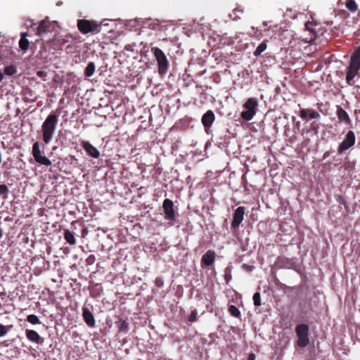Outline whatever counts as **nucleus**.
Here are the masks:
<instances>
[{"instance_id":"obj_1","label":"nucleus","mask_w":360,"mask_h":360,"mask_svg":"<svg viewBox=\"0 0 360 360\" xmlns=\"http://www.w3.org/2000/svg\"><path fill=\"white\" fill-rule=\"evenodd\" d=\"M360 70V46H358L351 56L350 61L347 68L346 82L348 85L354 84V79Z\"/></svg>"},{"instance_id":"obj_2","label":"nucleus","mask_w":360,"mask_h":360,"mask_svg":"<svg viewBox=\"0 0 360 360\" xmlns=\"http://www.w3.org/2000/svg\"><path fill=\"white\" fill-rule=\"evenodd\" d=\"M58 121V118L56 115L50 114L43 122L41 126V131L43 141L45 143H49L53 139L56 129Z\"/></svg>"},{"instance_id":"obj_3","label":"nucleus","mask_w":360,"mask_h":360,"mask_svg":"<svg viewBox=\"0 0 360 360\" xmlns=\"http://www.w3.org/2000/svg\"><path fill=\"white\" fill-rule=\"evenodd\" d=\"M151 51L158 63V73L160 75H166L169 70V63L165 53L158 47H152Z\"/></svg>"},{"instance_id":"obj_4","label":"nucleus","mask_w":360,"mask_h":360,"mask_svg":"<svg viewBox=\"0 0 360 360\" xmlns=\"http://www.w3.org/2000/svg\"><path fill=\"white\" fill-rule=\"evenodd\" d=\"M258 101L255 98H249L243 105L245 109L241 114V117L245 121L251 120L257 113Z\"/></svg>"},{"instance_id":"obj_5","label":"nucleus","mask_w":360,"mask_h":360,"mask_svg":"<svg viewBox=\"0 0 360 360\" xmlns=\"http://www.w3.org/2000/svg\"><path fill=\"white\" fill-rule=\"evenodd\" d=\"M297 337V345L300 347H305L309 344V326L307 324H298L295 328Z\"/></svg>"},{"instance_id":"obj_6","label":"nucleus","mask_w":360,"mask_h":360,"mask_svg":"<svg viewBox=\"0 0 360 360\" xmlns=\"http://www.w3.org/2000/svg\"><path fill=\"white\" fill-rule=\"evenodd\" d=\"M162 208L165 213V219L170 221V225H174L176 213L174 209V202L172 200L166 198L162 203Z\"/></svg>"},{"instance_id":"obj_7","label":"nucleus","mask_w":360,"mask_h":360,"mask_svg":"<svg viewBox=\"0 0 360 360\" xmlns=\"http://www.w3.org/2000/svg\"><path fill=\"white\" fill-rule=\"evenodd\" d=\"M32 154L37 163L45 166H50L51 165V161L43 155V153L40 149L39 142L36 141L33 143Z\"/></svg>"},{"instance_id":"obj_8","label":"nucleus","mask_w":360,"mask_h":360,"mask_svg":"<svg viewBox=\"0 0 360 360\" xmlns=\"http://www.w3.org/2000/svg\"><path fill=\"white\" fill-rule=\"evenodd\" d=\"M356 143V137L354 132L352 130H349L343 141L340 143L338 148V153L339 154H342L345 152L347 150L349 149L352 146H354Z\"/></svg>"},{"instance_id":"obj_9","label":"nucleus","mask_w":360,"mask_h":360,"mask_svg":"<svg viewBox=\"0 0 360 360\" xmlns=\"http://www.w3.org/2000/svg\"><path fill=\"white\" fill-rule=\"evenodd\" d=\"M245 208L240 206L235 210L233 213V219L231 222V227L234 229H238L240 224L243 220Z\"/></svg>"},{"instance_id":"obj_10","label":"nucleus","mask_w":360,"mask_h":360,"mask_svg":"<svg viewBox=\"0 0 360 360\" xmlns=\"http://www.w3.org/2000/svg\"><path fill=\"white\" fill-rule=\"evenodd\" d=\"M215 120V115L212 110H207L201 118V122L206 132H208Z\"/></svg>"},{"instance_id":"obj_11","label":"nucleus","mask_w":360,"mask_h":360,"mask_svg":"<svg viewBox=\"0 0 360 360\" xmlns=\"http://www.w3.org/2000/svg\"><path fill=\"white\" fill-rule=\"evenodd\" d=\"M336 115L340 123H343L346 125L351 124L352 121L348 113L339 105L337 106Z\"/></svg>"},{"instance_id":"obj_12","label":"nucleus","mask_w":360,"mask_h":360,"mask_svg":"<svg viewBox=\"0 0 360 360\" xmlns=\"http://www.w3.org/2000/svg\"><path fill=\"white\" fill-rule=\"evenodd\" d=\"M216 253L214 250H207L201 258L202 265L205 266H210L214 262Z\"/></svg>"},{"instance_id":"obj_13","label":"nucleus","mask_w":360,"mask_h":360,"mask_svg":"<svg viewBox=\"0 0 360 360\" xmlns=\"http://www.w3.org/2000/svg\"><path fill=\"white\" fill-rule=\"evenodd\" d=\"M276 264L280 268L292 269L295 265V262L293 259H289L285 257H278Z\"/></svg>"},{"instance_id":"obj_14","label":"nucleus","mask_w":360,"mask_h":360,"mask_svg":"<svg viewBox=\"0 0 360 360\" xmlns=\"http://www.w3.org/2000/svg\"><path fill=\"white\" fill-rule=\"evenodd\" d=\"M26 337L27 338L34 343L37 344H41L42 343V340L40 337V335L38 334L37 332L33 330H25Z\"/></svg>"},{"instance_id":"obj_15","label":"nucleus","mask_w":360,"mask_h":360,"mask_svg":"<svg viewBox=\"0 0 360 360\" xmlns=\"http://www.w3.org/2000/svg\"><path fill=\"white\" fill-rule=\"evenodd\" d=\"M77 27L79 31L84 34L90 32V21L87 20H79Z\"/></svg>"},{"instance_id":"obj_16","label":"nucleus","mask_w":360,"mask_h":360,"mask_svg":"<svg viewBox=\"0 0 360 360\" xmlns=\"http://www.w3.org/2000/svg\"><path fill=\"white\" fill-rule=\"evenodd\" d=\"M105 20H103L98 23L96 20H91V34L98 33L101 32L103 26H108V23H105Z\"/></svg>"},{"instance_id":"obj_17","label":"nucleus","mask_w":360,"mask_h":360,"mask_svg":"<svg viewBox=\"0 0 360 360\" xmlns=\"http://www.w3.org/2000/svg\"><path fill=\"white\" fill-rule=\"evenodd\" d=\"M64 238L65 240L70 245H74L76 242L74 233L68 229L65 230L64 231Z\"/></svg>"},{"instance_id":"obj_18","label":"nucleus","mask_w":360,"mask_h":360,"mask_svg":"<svg viewBox=\"0 0 360 360\" xmlns=\"http://www.w3.org/2000/svg\"><path fill=\"white\" fill-rule=\"evenodd\" d=\"M49 25L45 20H42L40 22L39 25L37 27V34L39 36L42 35L48 30Z\"/></svg>"},{"instance_id":"obj_19","label":"nucleus","mask_w":360,"mask_h":360,"mask_svg":"<svg viewBox=\"0 0 360 360\" xmlns=\"http://www.w3.org/2000/svg\"><path fill=\"white\" fill-rule=\"evenodd\" d=\"M266 41L267 40H265L264 41H262L257 47V49L254 51L253 52V55L255 56V57H258L259 56L261 55V53L264 51L267 47V45H266Z\"/></svg>"},{"instance_id":"obj_20","label":"nucleus","mask_w":360,"mask_h":360,"mask_svg":"<svg viewBox=\"0 0 360 360\" xmlns=\"http://www.w3.org/2000/svg\"><path fill=\"white\" fill-rule=\"evenodd\" d=\"M117 326L119 328V330L120 332H125L127 333L129 330V323L124 319H120L117 322Z\"/></svg>"},{"instance_id":"obj_21","label":"nucleus","mask_w":360,"mask_h":360,"mask_svg":"<svg viewBox=\"0 0 360 360\" xmlns=\"http://www.w3.org/2000/svg\"><path fill=\"white\" fill-rule=\"evenodd\" d=\"M345 6L351 12H355L358 9L357 4L354 0H347Z\"/></svg>"},{"instance_id":"obj_22","label":"nucleus","mask_w":360,"mask_h":360,"mask_svg":"<svg viewBox=\"0 0 360 360\" xmlns=\"http://www.w3.org/2000/svg\"><path fill=\"white\" fill-rule=\"evenodd\" d=\"M228 310L231 316L238 319L240 318V311L235 305H230Z\"/></svg>"},{"instance_id":"obj_23","label":"nucleus","mask_w":360,"mask_h":360,"mask_svg":"<svg viewBox=\"0 0 360 360\" xmlns=\"http://www.w3.org/2000/svg\"><path fill=\"white\" fill-rule=\"evenodd\" d=\"M148 25L150 29H153L154 30H161V25L159 22L158 20H149L148 22Z\"/></svg>"},{"instance_id":"obj_24","label":"nucleus","mask_w":360,"mask_h":360,"mask_svg":"<svg viewBox=\"0 0 360 360\" xmlns=\"http://www.w3.org/2000/svg\"><path fill=\"white\" fill-rule=\"evenodd\" d=\"M17 72V69L14 65L6 66L4 69V74L8 76H13Z\"/></svg>"},{"instance_id":"obj_25","label":"nucleus","mask_w":360,"mask_h":360,"mask_svg":"<svg viewBox=\"0 0 360 360\" xmlns=\"http://www.w3.org/2000/svg\"><path fill=\"white\" fill-rule=\"evenodd\" d=\"M13 326H11V325L5 326V325H3V324H0V338L6 336L8 334L9 330Z\"/></svg>"},{"instance_id":"obj_26","label":"nucleus","mask_w":360,"mask_h":360,"mask_svg":"<svg viewBox=\"0 0 360 360\" xmlns=\"http://www.w3.org/2000/svg\"><path fill=\"white\" fill-rule=\"evenodd\" d=\"M83 316L86 324L90 326V311L86 307L83 308Z\"/></svg>"},{"instance_id":"obj_27","label":"nucleus","mask_w":360,"mask_h":360,"mask_svg":"<svg viewBox=\"0 0 360 360\" xmlns=\"http://www.w3.org/2000/svg\"><path fill=\"white\" fill-rule=\"evenodd\" d=\"M27 321L32 324H39L41 323L39 318L34 314L28 315L27 317Z\"/></svg>"},{"instance_id":"obj_28","label":"nucleus","mask_w":360,"mask_h":360,"mask_svg":"<svg viewBox=\"0 0 360 360\" xmlns=\"http://www.w3.org/2000/svg\"><path fill=\"white\" fill-rule=\"evenodd\" d=\"M29 44L30 42L27 39H20L19 41V46L23 51H26L28 49Z\"/></svg>"},{"instance_id":"obj_29","label":"nucleus","mask_w":360,"mask_h":360,"mask_svg":"<svg viewBox=\"0 0 360 360\" xmlns=\"http://www.w3.org/2000/svg\"><path fill=\"white\" fill-rule=\"evenodd\" d=\"M253 302H254V304L257 307H259L261 306L262 303H261V295H260V293L259 292H257L254 294L253 295Z\"/></svg>"},{"instance_id":"obj_30","label":"nucleus","mask_w":360,"mask_h":360,"mask_svg":"<svg viewBox=\"0 0 360 360\" xmlns=\"http://www.w3.org/2000/svg\"><path fill=\"white\" fill-rule=\"evenodd\" d=\"M243 13V10L240 8H236L233 11V14L231 15V16H233V20H236L238 19H240V17L238 15V13L242 14Z\"/></svg>"},{"instance_id":"obj_31","label":"nucleus","mask_w":360,"mask_h":360,"mask_svg":"<svg viewBox=\"0 0 360 360\" xmlns=\"http://www.w3.org/2000/svg\"><path fill=\"white\" fill-rule=\"evenodd\" d=\"M197 315H198V313H197V311L196 309H194L191 311V313L190 314V315L188 316V321L189 322H194L197 320Z\"/></svg>"},{"instance_id":"obj_32","label":"nucleus","mask_w":360,"mask_h":360,"mask_svg":"<svg viewBox=\"0 0 360 360\" xmlns=\"http://www.w3.org/2000/svg\"><path fill=\"white\" fill-rule=\"evenodd\" d=\"M309 117L310 119H317L320 117V114L316 110H309Z\"/></svg>"},{"instance_id":"obj_33","label":"nucleus","mask_w":360,"mask_h":360,"mask_svg":"<svg viewBox=\"0 0 360 360\" xmlns=\"http://www.w3.org/2000/svg\"><path fill=\"white\" fill-rule=\"evenodd\" d=\"M155 284L158 288H162L164 285V280L162 277H157L155 280Z\"/></svg>"},{"instance_id":"obj_34","label":"nucleus","mask_w":360,"mask_h":360,"mask_svg":"<svg viewBox=\"0 0 360 360\" xmlns=\"http://www.w3.org/2000/svg\"><path fill=\"white\" fill-rule=\"evenodd\" d=\"M309 115V109H301L300 116L302 120H305Z\"/></svg>"},{"instance_id":"obj_35","label":"nucleus","mask_w":360,"mask_h":360,"mask_svg":"<svg viewBox=\"0 0 360 360\" xmlns=\"http://www.w3.org/2000/svg\"><path fill=\"white\" fill-rule=\"evenodd\" d=\"M212 80L214 83L219 84L221 82V76L219 72H214L212 75Z\"/></svg>"},{"instance_id":"obj_36","label":"nucleus","mask_w":360,"mask_h":360,"mask_svg":"<svg viewBox=\"0 0 360 360\" xmlns=\"http://www.w3.org/2000/svg\"><path fill=\"white\" fill-rule=\"evenodd\" d=\"M99 155H100L99 152L96 150V148H94L91 145V158H98Z\"/></svg>"},{"instance_id":"obj_37","label":"nucleus","mask_w":360,"mask_h":360,"mask_svg":"<svg viewBox=\"0 0 360 360\" xmlns=\"http://www.w3.org/2000/svg\"><path fill=\"white\" fill-rule=\"evenodd\" d=\"M344 167L346 170H348L349 172H350L354 169V165L352 163L348 162L344 164Z\"/></svg>"},{"instance_id":"obj_38","label":"nucleus","mask_w":360,"mask_h":360,"mask_svg":"<svg viewBox=\"0 0 360 360\" xmlns=\"http://www.w3.org/2000/svg\"><path fill=\"white\" fill-rule=\"evenodd\" d=\"M82 144L85 150L90 155V143L87 141H82Z\"/></svg>"},{"instance_id":"obj_39","label":"nucleus","mask_w":360,"mask_h":360,"mask_svg":"<svg viewBox=\"0 0 360 360\" xmlns=\"http://www.w3.org/2000/svg\"><path fill=\"white\" fill-rule=\"evenodd\" d=\"M8 189L6 185L1 184L0 185V195L6 194L8 192Z\"/></svg>"},{"instance_id":"obj_40","label":"nucleus","mask_w":360,"mask_h":360,"mask_svg":"<svg viewBox=\"0 0 360 360\" xmlns=\"http://www.w3.org/2000/svg\"><path fill=\"white\" fill-rule=\"evenodd\" d=\"M224 279L226 281V283H229V281H231V275L230 273H227L226 272L225 275H224Z\"/></svg>"},{"instance_id":"obj_41","label":"nucleus","mask_w":360,"mask_h":360,"mask_svg":"<svg viewBox=\"0 0 360 360\" xmlns=\"http://www.w3.org/2000/svg\"><path fill=\"white\" fill-rule=\"evenodd\" d=\"M85 74L87 77H90V63L87 64L85 68Z\"/></svg>"},{"instance_id":"obj_42","label":"nucleus","mask_w":360,"mask_h":360,"mask_svg":"<svg viewBox=\"0 0 360 360\" xmlns=\"http://www.w3.org/2000/svg\"><path fill=\"white\" fill-rule=\"evenodd\" d=\"M256 356L253 353H250L248 356V360H255Z\"/></svg>"},{"instance_id":"obj_43","label":"nucleus","mask_w":360,"mask_h":360,"mask_svg":"<svg viewBox=\"0 0 360 360\" xmlns=\"http://www.w3.org/2000/svg\"><path fill=\"white\" fill-rule=\"evenodd\" d=\"M37 76H39V77H44V76H45V75H46V72H44V71H38V72H37Z\"/></svg>"},{"instance_id":"obj_44","label":"nucleus","mask_w":360,"mask_h":360,"mask_svg":"<svg viewBox=\"0 0 360 360\" xmlns=\"http://www.w3.org/2000/svg\"><path fill=\"white\" fill-rule=\"evenodd\" d=\"M28 35L27 32H22L21 33V39H25V37Z\"/></svg>"},{"instance_id":"obj_45","label":"nucleus","mask_w":360,"mask_h":360,"mask_svg":"<svg viewBox=\"0 0 360 360\" xmlns=\"http://www.w3.org/2000/svg\"><path fill=\"white\" fill-rule=\"evenodd\" d=\"M329 155H330V152L329 151L325 152L324 154H323V159H326V158H328L329 156Z\"/></svg>"},{"instance_id":"obj_46","label":"nucleus","mask_w":360,"mask_h":360,"mask_svg":"<svg viewBox=\"0 0 360 360\" xmlns=\"http://www.w3.org/2000/svg\"><path fill=\"white\" fill-rule=\"evenodd\" d=\"M91 75H93V73L94 72V69H95V66L93 63H91Z\"/></svg>"},{"instance_id":"obj_47","label":"nucleus","mask_w":360,"mask_h":360,"mask_svg":"<svg viewBox=\"0 0 360 360\" xmlns=\"http://www.w3.org/2000/svg\"><path fill=\"white\" fill-rule=\"evenodd\" d=\"M95 321L94 316L91 315V328L94 326Z\"/></svg>"},{"instance_id":"obj_48","label":"nucleus","mask_w":360,"mask_h":360,"mask_svg":"<svg viewBox=\"0 0 360 360\" xmlns=\"http://www.w3.org/2000/svg\"><path fill=\"white\" fill-rule=\"evenodd\" d=\"M3 79H4V75L1 72V71L0 70V82L3 80Z\"/></svg>"},{"instance_id":"obj_49","label":"nucleus","mask_w":360,"mask_h":360,"mask_svg":"<svg viewBox=\"0 0 360 360\" xmlns=\"http://www.w3.org/2000/svg\"><path fill=\"white\" fill-rule=\"evenodd\" d=\"M3 233L2 230L0 229V238L2 237Z\"/></svg>"},{"instance_id":"obj_50","label":"nucleus","mask_w":360,"mask_h":360,"mask_svg":"<svg viewBox=\"0 0 360 360\" xmlns=\"http://www.w3.org/2000/svg\"><path fill=\"white\" fill-rule=\"evenodd\" d=\"M243 266H244V268H247V269H250L249 268V266H247L246 264H244V265H243Z\"/></svg>"},{"instance_id":"obj_51","label":"nucleus","mask_w":360,"mask_h":360,"mask_svg":"<svg viewBox=\"0 0 360 360\" xmlns=\"http://www.w3.org/2000/svg\"><path fill=\"white\" fill-rule=\"evenodd\" d=\"M263 25H264V26H266V25H267V22L264 21V22H263Z\"/></svg>"},{"instance_id":"obj_52","label":"nucleus","mask_w":360,"mask_h":360,"mask_svg":"<svg viewBox=\"0 0 360 360\" xmlns=\"http://www.w3.org/2000/svg\"><path fill=\"white\" fill-rule=\"evenodd\" d=\"M91 264H92V263L94 262V260H93V259H94V256H93V255H91Z\"/></svg>"},{"instance_id":"obj_53","label":"nucleus","mask_w":360,"mask_h":360,"mask_svg":"<svg viewBox=\"0 0 360 360\" xmlns=\"http://www.w3.org/2000/svg\"><path fill=\"white\" fill-rule=\"evenodd\" d=\"M91 296H95V295L93 294V292H92V291H91Z\"/></svg>"},{"instance_id":"obj_54","label":"nucleus","mask_w":360,"mask_h":360,"mask_svg":"<svg viewBox=\"0 0 360 360\" xmlns=\"http://www.w3.org/2000/svg\"><path fill=\"white\" fill-rule=\"evenodd\" d=\"M306 27H307V29H309L308 23H307V24H306Z\"/></svg>"},{"instance_id":"obj_55","label":"nucleus","mask_w":360,"mask_h":360,"mask_svg":"<svg viewBox=\"0 0 360 360\" xmlns=\"http://www.w3.org/2000/svg\"><path fill=\"white\" fill-rule=\"evenodd\" d=\"M60 4H61L60 2H58V3L57 4V5H58V6H59V5H60Z\"/></svg>"},{"instance_id":"obj_56","label":"nucleus","mask_w":360,"mask_h":360,"mask_svg":"<svg viewBox=\"0 0 360 360\" xmlns=\"http://www.w3.org/2000/svg\"><path fill=\"white\" fill-rule=\"evenodd\" d=\"M338 198H339L341 200H342V199L341 196H338Z\"/></svg>"},{"instance_id":"obj_57","label":"nucleus","mask_w":360,"mask_h":360,"mask_svg":"<svg viewBox=\"0 0 360 360\" xmlns=\"http://www.w3.org/2000/svg\"><path fill=\"white\" fill-rule=\"evenodd\" d=\"M2 295H4V293H3V292H2V293H0V296H2Z\"/></svg>"},{"instance_id":"obj_58","label":"nucleus","mask_w":360,"mask_h":360,"mask_svg":"<svg viewBox=\"0 0 360 360\" xmlns=\"http://www.w3.org/2000/svg\"><path fill=\"white\" fill-rule=\"evenodd\" d=\"M359 114H360V110H359Z\"/></svg>"}]
</instances>
